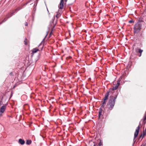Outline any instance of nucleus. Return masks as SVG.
<instances>
[{
	"mask_svg": "<svg viewBox=\"0 0 146 146\" xmlns=\"http://www.w3.org/2000/svg\"><path fill=\"white\" fill-rule=\"evenodd\" d=\"M39 50L37 48H33L32 50V52L31 53L32 56H33V55L34 53L38 51Z\"/></svg>",
	"mask_w": 146,
	"mask_h": 146,
	"instance_id": "10",
	"label": "nucleus"
},
{
	"mask_svg": "<svg viewBox=\"0 0 146 146\" xmlns=\"http://www.w3.org/2000/svg\"><path fill=\"white\" fill-rule=\"evenodd\" d=\"M103 107H101V108H100L99 111L98 112V117L99 119L101 118V117L103 116L104 113V111H103L102 109V108Z\"/></svg>",
	"mask_w": 146,
	"mask_h": 146,
	"instance_id": "5",
	"label": "nucleus"
},
{
	"mask_svg": "<svg viewBox=\"0 0 146 146\" xmlns=\"http://www.w3.org/2000/svg\"><path fill=\"white\" fill-rule=\"evenodd\" d=\"M135 50L136 52H138L140 54L139 56H141V54L143 50L141 49H139L138 48H136L135 49Z\"/></svg>",
	"mask_w": 146,
	"mask_h": 146,
	"instance_id": "11",
	"label": "nucleus"
},
{
	"mask_svg": "<svg viewBox=\"0 0 146 146\" xmlns=\"http://www.w3.org/2000/svg\"><path fill=\"white\" fill-rule=\"evenodd\" d=\"M52 31L50 32V33L49 35V36H48L49 38H50V36H51V35H52Z\"/></svg>",
	"mask_w": 146,
	"mask_h": 146,
	"instance_id": "17",
	"label": "nucleus"
},
{
	"mask_svg": "<svg viewBox=\"0 0 146 146\" xmlns=\"http://www.w3.org/2000/svg\"><path fill=\"white\" fill-rule=\"evenodd\" d=\"M17 9H15L14 11H12L8 13L6 15V17L7 18V19H9L11 17L13 14L16 11Z\"/></svg>",
	"mask_w": 146,
	"mask_h": 146,
	"instance_id": "7",
	"label": "nucleus"
},
{
	"mask_svg": "<svg viewBox=\"0 0 146 146\" xmlns=\"http://www.w3.org/2000/svg\"><path fill=\"white\" fill-rule=\"evenodd\" d=\"M129 23H131L133 22V21L132 20H130L129 21Z\"/></svg>",
	"mask_w": 146,
	"mask_h": 146,
	"instance_id": "18",
	"label": "nucleus"
},
{
	"mask_svg": "<svg viewBox=\"0 0 146 146\" xmlns=\"http://www.w3.org/2000/svg\"><path fill=\"white\" fill-rule=\"evenodd\" d=\"M24 42L25 45H27L28 44V40L27 38H25Z\"/></svg>",
	"mask_w": 146,
	"mask_h": 146,
	"instance_id": "15",
	"label": "nucleus"
},
{
	"mask_svg": "<svg viewBox=\"0 0 146 146\" xmlns=\"http://www.w3.org/2000/svg\"><path fill=\"white\" fill-rule=\"evenodd\" d=\"M67 0H65V2H67Z\"/></svg>",
	"mask_w": 146,
	"mask_h": 146,
	"instance_id": "25",
	"label": "nucleus"
},
{
	"mask_svg": "<svg viewBox=\"0 0 146 146\" xmlns=\"http://www.w3.org/2000/svg\"><path fill=\"white\" fill-rule=\"evenodd\" d=\"M64 0H61L58 7L60 9H62L64 7Z\"/></svg>",
	"mask_w": 146,
	"mask_h": 146,
	"instance_id": "9",
	"label": "nucleus"
},
{
	"mask_svg": "<svg viewBox=\"0 0 146 146\" xmlns=\"http://www.w3.org/2000/svg\"><path fill=\"white\" fill-rule=\"evenodd\" d=\"M51 26H52L53 28H54L55 26V24H53V25H52V23L51 24Z\"/></svg>",
	"mask_w": 146,
	"mask_h": 146,
	"instance_id": "19",
	"label": "nucleus"
},
{
	"mask_svg": "<svg viewBox=\"0 0 146 146\" xmlns=\"http://www.w3.org/2000/svg\"><path fill=\"white\" fill-rule=\"evenodd\" d=\"M32 143V141L31 140H27L26 141V144L28 145H30Z\"/></svg>",
	"mask_w": 146,
	"mask_h": 146,
	"instance_id": "14",
	"label": "nucleus"
},
{
	"mask_svg": "<svg viewBox=\"0 0 146 146\" xmlns=\"http://www.w3.org/2000/svg\"><path fill=\"white\" fill-rule=\"evenodd\" d=\"M140 129V125H139L137 127L134 133V139H135L136 138L138 135L139 131V129Z\"/></svg>",
	"mask_w": 146,
	"mask_h": 146,
	"instance_id": "8",
	"label": "nucleus"
},
{
	"mask_svg": "<svg viewBox=\"0 0 146 146\" xmlns=\"http://www.w3.org/2000/svg\"><path fill=\"white\" fill-rule=\"evenodd\" d=\"M53 22H54V20H52V23L53 24Z\"/></svg>",
	"mask_w": 146,
	"mask_h": 146,
	"instance_id": "23",
	"label": "nucleus"
},
{
	"mask_svg": "<svg viewBox=\"0 0 146 146\" xmlns=\"http://www.w3.org/2000/svg\"><path fill=\"white\" fill-rule=\"evenodd\" d=\"M19 143H20L21 145H23L25 143V141L24 140L20 139L19 140Z\"/></svg>",
	"mask_w": 146,
	"mask_h": 146,
	"instance_id": "12",
	"label": "nucleus"
},
{
	"mask_svg": "<svg viewBox=\"0 0 146 146\" xmlns=\"http://www.w3.org/2000/svg\"><path fill=\"white\" fill-rule=\"evenodd\" d=\"M119 85V83L118 82L116 85L113 87L112 88H110L109 90L111 92V93L112 94V95H114L115 94V92L117 93V92H115L114 90L117 89Z\"/></svg>",
	"mask_w": 146,
	"mask_h": 146,
	"instance_id": "4",
	"label": "nucleus"
},
{
	"mask_svg": "<svg viewBox=\"0 0 146 146\" xmlns=\"http://www.w3.org/2000/svg\"><path fill=\"white\" fill-rule=\"evenodd\" d=\"M56 16V17H57V18H58V15H57Z\"/></svg>",
	"mask_w": 146,
	"mask_h": 146,
	"instance_id": "26",
	"label": "nucleus"
},
{
	"mask_svg": "<svg viewBox=\"0 0 146 146\" xmlns=\"http://www.w3.org/2000/svg\"><path fill=\"white\" fill-rule=\"evenodd\" d=\"M94 146H96L95 145V144H94Z\"/></svg>",
	"mask_w": 146,
	"mask_h": 146,
	"instance_id": "27",
	"label": "nucleus"
},
{
	"mask_svg": "<svg viewBox=\"0 0 146 146\" xmlns=\"http://www.w3.org/2000/svg\"><path fill=\"white\" fill-rule=\"evenodd\" d=\"M10 75L11 76H13V73L12 72H11L10 73Z\"/></svg>",
	"mask_w": 146,
	"mask_h": 146,
	"instance_id": "20",
	"label": "nucleus"
},
{
	"mask_svg": "<svg viewBox=\"0 0 146 146\" xmlns=\"http://www.w3.org/2000/svg\"><path fill=\"white\" fill-rule=\"evenodd\" d=\"M111 93V92L109 90L108 91H107V93L105 95V96L103 100L102 101V105L101 106V107H104L105 105L106 104V102L107 101V100L108 99V97L110 95V93Z\"/></svg>",
	"mask_w": 146,
	"mask_h": 146,
	"instance_id": "3",
	"label": "nucleus"
},
{
	"mask_svg": "<svg viewBox=\"0 0 146 146\" xmlns=\"http://www.w3.org/2000/svg\"><path fill=\"white\" fill-rule=\"evenodd\" d=\"M26 25H27V23H26Z\"/></svg>",
	"mask_w": 146,
	"mask_h": 146,
	"instance_id": "24",
	"label": "nucleus"
},
{
	"mask_svg": "<svg viewBox=\"0 0 146 146\" xmlns=\"http://www.w3.org/2000/svg\"><path fill=\"white\" fill-rule=\"evenodd\" d=\"M145 23L143 21H139L134 25V33L135 34H137L140 32L143 26H145Z\"/></svg>",
	"mask_w": 146,
	"mask_h": 146,
	"instance_id": "2",
	"label": "nucleus"
},
{
	"mask_svg": "<svg viewBox=\"0 0 146 146\" xmlns=\"http://www.w3.org/2000/svg\"><path fill=\"white\" fill-rule=\"evenodd\" d=\"M6 109V105H4L0 109V116L2 115Z\"/></svg>",
	"mask_w": 146,
	"mask_h": 146,
	"instance_id": "6",
	"label": "nucleus"
},
{
	"mask_svg": "<svg viewBox=\"0 0 146 146\" xmlns=\"http://www.w3.org/2000/svg\"><path fill=\"white\" fill-rule=\"evenodd\" d=\"M2 104V102L1 101H0V106H1Z\"/></svg>",
	"mask_w": 146,
	"mask_h": 146,
	"instance_id": "22",
	"label": "nucleus"
},
{
	"mask_svg": "<svg viewBox=\"0 0 146 146\" xmlns=\"http://www.w3.org/2000/svg\"><path fill=\"white\" fill-rule=\"evenodd\" d=\"M8 19H7V18L6 17H6L4 19L2 22L0 23V25L1 24L3 23L6 21Z\"/></svg>",
	"mask_w": 146,
	"mask_h": 146,
	"instance_id": "16",
	"label": "nucleus"
},
{
	"mask_svg": "<svg viewBox=\"0 0 146 146\" xmlns=\"http://www.w3.org/2000/svg\"><path fill=\"white\" fill-rule=\"evenodd\" d=\"M145 131H146V127L145 129ZM146 131H143V135H141L139 136V138H140L141 137H142V138L143 137L146 135Z\"/></svg>",
	"mask_w": 146,
	"mask_h": 146,
	"instance_id": "13",
	"label": "nucleus"
},
{
	"mask_svg": "<svg viewBox=\"0 0 146 146\" xmlns=\"http://www.w3.org/2000/svg\"><path fill=\"white\" fill-rule=\"evenodd\" d=\"M117 95L118 93L115 92V94L114 95L111 94L110 96L107 105L110 110H111L113 108L115 104V100L117 98Z\"/></svg>",
	"mask_w": 146,
	"mask_h": 146,
	"instance_id": "1",
	"label": "nucleus"
},
{
	"mask_svg": "<svg viewBox=\"0 0 146 146\" xmlns=\"http://www.w3.org/2000/svg\"><path fill=\"white\" fill-rule=\"evenodd\" d=\"M102 143L101 142H100L98 144V145L99 146H101L102 145Z\"/></svg>",
	"mask_w": 146,
	"mask_h": 146,
	"instance_id": "21",
	"label": "nucleus"
}]
</instances>
